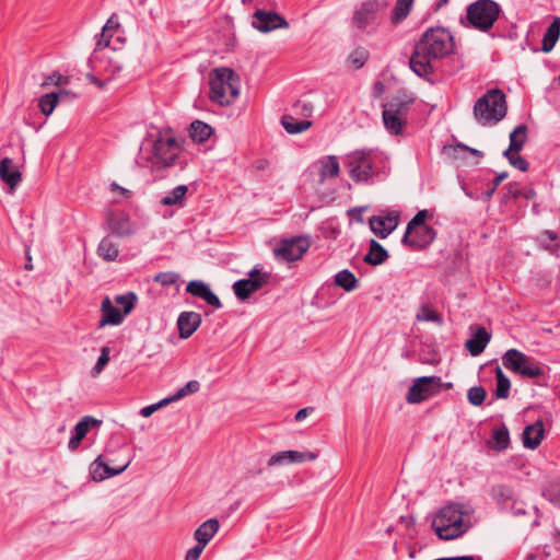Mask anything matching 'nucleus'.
Wrapping results in <instances>:
<instances>
[{
	"mask_svg": "<svg viewBox=\"0 0 560 560\" xmlns=\"http://www.w3.org/2000/svg\"><path fill=\"white\" fill-rule=\"evenodd\" d=\"M389 255L386 248L377 241H370L369 252L363 257V261L371 266H378L388 259Z\"/></svg>",
	"mask_w": 560,
	"mask_h": 560,
	"instance_id": "obj_26",
	"label": "nucleus"
},
{
	"mask_svg": "<svg viewBox=\"0 0 560 560\" xmlns=\"http://www.w3.org/2000/svg\"><path fill=\"white\" fill-rule=\"evenodd\" d=\"M212 132V127L201 120L192 121L189 127V136L191 140L198 143L207 141L211 137Z\"/></svg>",
	"mask_w": 560,
	"mask_h": 560,
	"instance_id": "obj_29",
	"label": "nucleus"
},
{
	"mask_svg": "<svg viewBox=\"0 0 560 560\" xmlns=\"http://www.w3.org/2000/svg\"><path fill=\"white\" fill-rule=\"evenodd\" d=\"M110 189L114 190V191H119L125 197H130L131 196V191L130 190L119 186L117 183H112L110 184Z\"/></svg>",
	"mask_w": 560,
	"mask_h": 560,
	"instance_id": "obj_59",
	"label": "nucleus"
},
{
	"mask_svg": "<svg viewBox=\"0 0 560 560\" xmlns=\"http://www.w3.org/2000/svg\"><path fill=\"white\" fill-rule=\"evenodd\" d=\"M186 291L194 296L200 298L206 301L209 305L220 308L222 307V303L217 294H214L210 288L200 280L189 281Z\"/></svg>",
	"mask_w": 560,
	"mask_h": 560,
	"instance_id": "obj_21",
	"label": "nucleus"
},
{
	"mask_svg": "<svg viewBox=\"0 0 560 560\" xmlns=\"http://www.w3.org/2000/svg\"><path fill=\"white\" fill-rule=\"evenodd\" d=\"M370 57V52L366 48L358 47L348 57V61L353 66L354 69L362 68Z\"/></svg>",
	"mask_w": 560,
	"mask_h": 560,
	"instance_id": "obj_43",
	"label": "nucleus"
},
{
	"mask_svg": "<svg viewBox=\"0 0 560 560\" xmlns=\"http://www.w3.org/2000/svg\"><path fill=\"white\" fill-rule=\"evenodd\" d=\"M200 388V384L198 381H189L184 387L179 388L175 394V398H183L186 395L197 393Z\"/></svg>",
	"mask_w": 560,
	"mask_h": 560,
	"instance_id": "obj_53",
	"label": "nucleus"
},
{
	"mask_svg": "<svg viewBox=\"0 0 560 560\" xmlns=\"http://www.w3.org/2000/svg\"><path fill=\"white\" fill-rule=\"evenodd\" d=\"M102 423L91 416L83 417L73 428L72 436L69 440L68 447L71 452L79 448L81 441L85 438L91 427H97Z\"/></svg>",
	"mask_w": 560,
	"mask_h": 560,
	"instance_id": "obj_20",
	"label": "nucleus"
},
{
	"mask_svg": "<svg viewBox=\"0 0 560 560\" xmlns=\"http://www.w3.org/2000/svg\"><path fill=\"white\" fill-rule=\"evenodd\" d=\"M493 448L504 451L510 446V433L506 425L502 424L492 430Z\"/></svg>",
	"mask_w": 560,
	"mask_h": 560,
	"instance_id": "obj_39",
	"label": "nucleus"
},
{
	"mask_svg": "<svg viewBox=\"0 0 560 560\" xmlns=\"http://www.w3.org/2000/svg\"><path fill=\"white\" fill-rule=\"evenodd\" d=\"M137 301V295L133 292H128L126 294H120L115 298V302L122 306V313L128 315L135 307V303Z\"/></svg>",
	"mask_w": 560,
	"mask_h": 560,
	"instance_id": "obj_46",
	"label": "nucleus"
},
{
	"mask_svg": "<svg viewBox=\"0 0 560 560\" xmlns=\"http://www.w3.org/2000/svg\"><path fill=\"white\" fill-rule=\"evenodd\" d=\"M428 217V210L418 211L416 215L407 224L405 240H409V234H411L417 226H429L428 224H425V220Z\"/></svg>",
	"mask_w": 560,
	"mask_h": 560,
	"instance_id": "obj_45",
	"label": "nucleus"
},
{
	"mask_svg": "<svg viewBox=\"0 0 560 560\" xmlns=\"http://www.w3.org/2000/svg\"><path fill=\"white\" fill-rule=\"evenodd\" d=\"M506 96L500 89L489 90L474 105V117L483 126L498 124L506 116Z\"/></svg>",
	"mask_w": 560,
	"mask_h": 560,
	"instance_id": "obj_4",
	"label": "nucleus"
},
{
	"mask_svg": "<svg viewBox=\"0 0 560 560\" xmlns=\"http://www.w3.org/2000/svg\"><path fill=\"white\" fill-rule=\"evenodd\" d=\"M375 152L372 149H358L346 155L343 164L349 177L357 184H366L374 174Z\"/></svg>",
	"mask_w": 560,
	"mask_h": 560,
	"instance_id": "obj_6",
	"label": "nucleus"
},
{
	"mask_svg": "<svg viewBox=\"0 0 560 560\" xmlns=\"http://www.w3.org/2000/svg\"><path fill=\"white\" fill-rule=\"evenodd\" d=\"M252 25L261 33L278 28H288V21L275 11L256 10L252 16Z\"/></svg>",
	"mask_w": 560,
	"mask_h": 560,
	"instance_id": "obj_14",
	"label": "nucleus"
},
{
	"mask_svg": "<svg viewBox=\"0 0 560 560\" xmlns=\"http://www.w3.org/2000/svg\"><path fill=\"white\" fill-rule=\"evenodd\" d=\"M520 151H510V150H505L503 152V156L508 159L509 163L522 171V172H526L528 171L529 168V163L518 154Z\"/></svg>",
	"mask_w": 560,
	"mask_h": 560,
	"instance_id": "obj_44",
	"label": "nucleus"
},
{
	"mask_svg": "<svg viewBox=\"0 0 560 560\" xmlns=\"http://www.w3.org/2000/svg\"><path fill=\"white\" fill-rule=\"evenodd\" d=\"M495 373V389L493 392V396L497 399H506L510 396L511 382L509 377L503 373L500 366H497L494 370Z\"/></svg>",
	"mask_w": 560,
	"mask_h": 560,
	"instance_id": "obj_30",
	"label": "nucleus"
},
{
	"mask_svg": "<svg viewBox=\"0 0 560 560\" xmlns=\"http://www.w3.org/2000/svg\"><path fill=\"white\" fill-rule=\"evenodd\" d=\"M537 38L538 37H524L523 43H521L522 49L524 50V49H526V47H528L534 52H537V51L549 52L553 49L557 40L559 39V37H542L541 47L538 48L536 45Z\"/></svg>",
	"mask_w": 560,
	"mask_h": 560,
	"instance_id": "obj_32",
	"label": "nucleus"
},
{
	"mask_svg": "<svg viewBox=\"0 0 560 560\" xmlns=\"http://www.w3.org/2000/svg\"><path fill=\"white\" fill-rule=\"evenodd\" d=\"M109 352H110L109 347L102 348L101 355L98 357L97 362L93 368L94 374L101 373L104 370L105 365L109 362V359H110Z\"/></svg>",
	"mask_w": 560,
	"mask_h": 560,
	"instance_id": "obj_51",
	"label": "nucleus"
},
{
	"mask_svg": "<svg viewBox=\"0 0 560 560\" xmlns=\"http://www.w3.org/2000/svg\"><path fill=\"white\" fill-rule=\"evenodd\" d=\"M434 560H481L480 557L472 556H460V557H446V558H438Z\"/></svg>",
	"mask_w": 560,
	"mask_h": 560,
	"instance_id": "obj_60",
	"label": "nucleus"
},
{
	"mask_svg": "<svg viewBox=\"0 0 560 560\" xmlns=\"http://www.w3.org/2000/svg\"><path fill=\"white\" fill-rule=\"evenodd\" d=\"M270 279L269 272H261L257 267L248 272L247 279H240L234 282L233 291L241 301L247 300L250 294L260 290Z\"/></svg>",
	"mask_w": 560,
	"mask_h": 560,
	"instance_id": "obj_12",
	"label": "nucleus"
},
{
	"mask_svg": "<svg viewBox=\"0 0 560 560\" xmlns=\"http://www.w3.org/2000/svg\"><path fill=\"white\" fill-rule=\"evenodd\" d=\"M413 1L415 0H397L390 15V22L393 24H399L405 20L412 8Z\"/></svg>",
	"mask_w": 560,
	"mask_h": 560,
	"instance_id": "obj_38",
	"label": "nucleus"
},
{
	"mask_svg": "<svg viewBox=\"0 0 560 560\" xmlns=\"http://www.w3.org/2000/svg\"><path fill=\"white\" fill-rule=\"evenodd\" d=\"M467 517L468 513L464 510V505L453 502L435 513L431 527L440 539L453 540L463 536L471 527Z\"/></svg>",
	"mask_w": 560,
	"mask_h": 560,
	"instance_id": "obj_2",
	"label": "nucleus"
},
{
	"mask_svg": "<svg viewBox=\"0 0 560 560\" xmlns=\"http://www.w3.org/2000/svg\"><path fill=\"white\" fill-rule=\"evenodd\" d=\"M501 9L493 0H477L467 7L466 21L462 19L464 25H469L479 32H488L498 20Z\"/></svg>",
	"mask_w": 560,
	"mask_h": 560,
	"instance_id": "obj_8",
	"label": "nucleus"
},
{
	"mask_svg": "<svg viewBox=\"0 0 560 560\" xmlns=\"http://www.w3.org/2000/svg\"><path fill=\"white\" fill-rule=\"evenodd\" d=\"M158 409H156V406L155 404H152V405H149L147 407H143L141 410H140V415L144 418H148L150 417L153 412H155Z\"/></svg>",
	"mask_w": 560,
	"mask_h": 560,
	"instance_id": "obj_58",
	"label": "nucleus"
},
{
	"mask_svg": "<svg viewBox=\"0 0 560 560\" xmlns=\"http://www.w3.org/2000/svg\"><path fill=\"white\" fill-rule=\"evenodd\" d=\"M108 225L113 234L119 237L129 236L133 233L132 223L128 215L114 213L108 218Z\"/></svg>",
	"mask_w": 560,
	"mask_h": 560,
	"instance_id": "obj_24",
	"label": "nucleus"
},
{
	"mask_svg": "<svg viewBox=\"0 0 560 560\" xmlns=\"http://www.w3.org/2000/svg\"><path fill=\"white\" fill-rule=\"evenodd\" d=\"M98 255L107 261H113L118 257L119 250L117 244L109 237H104L97 247Z\"/></svg>",
	"mask_w": 560,
	"mask_h": 560,
	"instance_id": "obj_36",
	"label": "nucleus"
},
{
	"mask_svg": "<svg viewBox=\"0 0 560 560\" xmlns=\"http://www.w3.org/2000/svg\"><path fill=\"white\" fill-rule=\"evenodd\" d=\"M335 285L343 289L347 292L355 290L359 285V281L355 276L348 269H343L336 273Z\"/></svg>",
	"mask_w": 560,
	"mask_h": 560,
	"instance_id": "obj_33",
	"label": "nucleus"
},
{
	"mask_svg": "<svg viewBox=\"0 0 560 560\" xmlns=\"http://www.w3.org/2000/svg\"><path fill=\"white\" fill-rule=\"evenodd\" d=\"M322 163V170H320V177L322 180L326 177H337L340 172V166L338 159L335 155H328L325 159L320 161Z\"/></svg>",
	"mask_w": 560,
	"mask_h": 560,
	"instance_id": "obj_40",
	"label": "nucleus"
},
{
	"mask_svg": "<svg viewBox=\"0 0 560 560\" xmlns=\"http://www.w3.org/2000/svg\"><path fill=\"white\" fill-rule=\"evenodd\" d=\"M454 46V37H420L409 60L410 69L419 77L431 74V61L447 56Z\"/></svg>",
	"mask_w": 560,
	"mask_h": 560,
	"instance_id": "obj_1",
	"label": "nucleus"
},
{
	"mask_svg": "<svg viewBox=\"0 0 560 560\" xmlns=\"http://www.w3.org/2000/svg\"><path fill=\"white\" fill-rule=\"evenodd\" d=\"M413 98L393 97L383 106V124L393 136H400L408 124V115Z\"/></svg>",
	"mask_w": 560,
	"mask_h": 560,
	"instance_id": "obj_9",
	"label": "nucleus"
},
{
	"mask_svg": "<svg viewBox=\"0 0 560 560\" xmlns=\"http://www.w3.org/2000/svg\"><path fill=\"white\" fill-rule=\"evenodd\" d=\"M179 280V275L173 271L159 272L154 276L153 281L163 287H170Z\"/></svg>",
	"mask_w": 560,
	"mask_h": 560,
	"instance_id": "obj_48",
	"label": "nucleus"
},
{
	"mask_svg": "<svg viewBox=\"0 0 560 560\" xmlns=\"http://www.w3.org/2000/svg\"><path fill=\"white\" fill-rule=\"evenodd\" d=\"M314 411V408L313 407H306V408H303V409H300L296 413H295V417L294 419L296 421H302L304 420L310 413H312Z\"/></svg>",
	"mask_w": 560,
	"mask_h": 560,
	"instance_id": "obj_56",
	"label": "nucleus"
},
{
	"mask_svg": "<svg viewBox=\"0 0 560 560\" xmlns=\"http://www.w3.org/2000/svg\"><path fill=\"white\" fill-rule=\"evenodd\" d=\"M399 215L390 212L387 215H373L369 219L371 231L381 238L387 237L398 225Z\"/></svg>",
	"mask_w": 560,
	"mask_h": 560,
	"instance_id": "obj_17",
	"label": "nucleus"
},
{
	"mask_svg": "<svg viewBox=\"0 0 560 560\" xmlns=\"http://www.w3.org/2000/svg\"><path fill=\"white\" fill-rule=\"evenodd\" d=\"M106 32H124L117 14H113L107 20V22L102 26L98 35H105Z\"/></svg>",
	"mask_w": 560,
	"mask_h": 560,
	"instance_id": "obj_49",
	"label": "nucleus"
},
{
	"mask_svg": "<svg viewBox=\"0 0 560 560\" xmlns=\"http://www.w3.org/2000/svg\"><path fill=\"white\" fill-rule=\"evenodd\" d=\"M389 7L388 0H366L360 3L353 12L352 25L359 31H371L380 25Z\"/></svg>",
	"mask_w": 560,
	"mask_h": 560,
	"instance_id": "obj_10",
	"label": "nucleus"
},
{
	"mask_svg": "<svg viewBox=\"0 0 560 560\" xmlns=\"http://www.w3.org/2000/svg\"><path fill=\"white\" fill-rule=\"evenodd\" d=\"M12 160L4 158L0 160V179L11 189H14L22 180V174L18 170H11Z\"/></svg>",
	"mask_w": 560,
	"mask_h": 560,
	"instance_id": "obj_25",
	"label": "nucleus"
},
{
	"mask_svg": "<svg viewBox=\"0 0 560 560\" xmlns=\"http://www.w3.org/2000/svg\"><path fill=\"white\" fill-rule=\"evenodd\" d=\"M491 335L485 327L478 326L472 336L467 339L465 347L468 352L476 357L483 352L485 348L489 343Z\"/></svg>",
	"mask_w": 560,
	"mask_h": 560,
	"instance_id": "obj_23",
	"label": "nucleus"
},
{
	"mask_svg": "<svg viewBox=\"0 0 560 560\" xmlns=\"http://www.w3.org/2000/svg\"><path fill=\"white\" fill-rule=\"evenodd\" d=\"M86 79L94 85H96L98 89H103L104 88V82L101 81L98 78H96L94 74L92 73H88L86 74Z\"/></svg>",
	"mask_w": 560,
	"mask_h": 560,
	"instance_id": "obj_61",
	"label": "nucleus"
},
{
	"mask_svg": "<svg viewBox=\"0 0 560 560\" xmlns=\"http://www.w3.org/2000/svg\"><path fill=\"white\" fill-rule=\"evenodd\" d=\"M125 314L117 307H115L108 296L104 298L101 304V319L98 322V328L105 326H118L125 319Z\"/></svg>",
	"mask_w": 560,
	"mask_h": 560,
	"instance_id": "obj_18",
	"label": "nucleus"
},
{
	"mask_svg": "<svg viewBox=\"0 0 560 560\" xmlns=\"http://www.w3.org/2000/svg\"><path fill=\"white\" fill-rule=\"evenodd\" d=\"M178 398H175V395L171 396V397H167V398H164V399H162V400H160L159 402L155 404L156 409H160L161 407L166 406L167 404H170L172 401H175Z\"/></svg>",
	"mask_w": 560,
	"mask_h": 560,
	"instance_id": "obj_62",
	"label": "nucleus"
},
{
	"mask_svg": "<svg viewBox=\"0 0 560 560\" xmlns=\"http://www.w3.org/2000/svg\"><path fill=\"white\" fill-rule=\"evenodd\" d=\"M527 140V126L522 124L510 133V145L506 150L521 151Z\"/></svg>",
	"mask_w": 560,
	"mask_h": 560,
	"instance_id": "obj_35",
	"label": "nucleus"
},
{
	"mask_svg": "<svg viewBox=\"0 0 560 560\" xmlns=\"http://www.w3.org/2000/svg\"><path fill=\"white\" fill-rule=\"evenodd\" d=\"M202 317L196 312H182L177 318L178 335L188 339L200 327Z\"/></svg>",
	"mask_w": 560,
	"mask_h": 560,
	"instance_id": "obj_19",
	"label": "nucleus"
},
{
	"mask_svg": "<svg viewBox=\"0 0 560 560\" xmlns=\"http://www.w3.org/2000/svg\"><path fill=\"white\" fill-rule=\"evenodd\" d=\"M418 322H432L435 324H442V316L434 311L429 304H422L419 308V312L416 316Z\"/></svg>",
	"mask_w": 560,
	"mask_h": 560,
	"instance_id": "obj_41",
	"label": "nucleus"
},
{
	"mask_svg": "<svg viewBox=\"0 0 560 560\" xmlns=\"http://www.w3.org/2000/svg\"><path fill=\"white\" fill-rule=\"evenodd\" d=\"M187 191L188 187L186 185H178L161 199V203L163 206H182Z\"/></svg>",
	"mask_w": 560,
	"mask_h": 560,
	"instance_id": "obj_34",
	"label": "nucleus"
},
{
	"mask_svg": "<svg viewBox=\"0 0 560 560\" xmlns=\"http://www.w3.org/2000/svg\"><path fill=\"white\" fill-rule=\"evenodd\" d=\"M69 94H70V92L66 91V90H60L58 93L51 92V93L44 94L43 96H40V98L38 101V107H39L40 112L45 116H49L50 114H52L54 109L56 108V106L59 102V98L62 96H68Z\"/></svg>",
	"mask_w": 560,
	"mask_h": 560,
	"instance_id": "obj_28",
	"label": "nucleus"
},
{
	"mask_svg": "<svg viewBox=\"0 0 560 560\" xmlns=\"http://www.w3.org/2000/svg\"><path fill=\"white\" fill-rule=\"evenodd\" d=\"M458 149L460 150H464V151H468L470 154L475 155V156H478V158H482L483 156V153L477 149H474V148H470L464 143H458L456 145Z\"/></svg>",
	"mask_w": 560,
	"mask_h": 560,
	"instance_id": "obj_57",
	"label": "nucleus"
},
{
	"mask_svg": "<svg viewBox=\"0 0 560 560\" xmlns=\"http://www.w3.org/2000/svg\"><path fill=\"white\" fill-rule=\"evenodd\" d=\"M509 174L506 172H502L497 174L495 178L488 185L487 190L483 192L485 199L490 200L497 190L498 186L506 179Z\"/></svg>",
	"mask_w": 560,
	"mask_h": 560,
	"instance_id": "obj_50",
	"label": "nucleus"
},
{
	"mask_svg": "<svg viewBox=\"0 0 560 560\" xmlns=\"http://www.w3.org/2000/svg\"><path fill=\"white\" fill-rule=\"evenodd\" d=\"M281 125L288 133L296 135L311 128L312 121L306 119L298 120L291 115H284L281 118Z\"/></svg>",
	"mask_w": 560,
	"mask_h": 560,
	"instance_id": "obj_31",
	"label": "nucleus"
},
{
	"mask_svg": "<svg viewBox=\"0 0 560 560\" xmlns=\"http://www.w3.org/2000/svg\"><path fill=\"white\" fill-rule=\"evenodd\" d=\"M110 39H112V37H105V36L100 37V39L97 42V47L102 48V47L109 46Z\"/></svg>",
	"mask_w": 560,
	"mask_h": 560,
	"instance_id": "obj_64",
	"label": "nucleus"
},
{
	"mask_svg": "<svg viewBox=\"0 0 560 560\" xmlns=\"http://www.w3.org/2000/svg\"><path fill=\"white\" fill-rule=\"evenodd\" d=\"M506 190H508V192L505 195L506 198H513V199L524 198L526 200H532L536 196V191L533 187L520 188L518 183H516V182L509 183L506 185Z\"/></svg>",
	"mask_w": 560,
	"mask_h": 560,
	"instance_id": "obj_37",
	"label": "nucleus"
},
{
	"mask_svg": "<svg viewBox=\"0 0 560 560\" xmlns=\"http://www.w3.org/2000/svg\"><path fill=\"white\" fill-rule=\"evenodd\" d=\"M491 497L498 503L504 504L513 499V490L504 485L493 486Z\"/></svg>",
	"mask_w": 560,
	"mask_h": 560,
	"instance_id": "obj_42",
	"label": "nucleus"
},
{
	"mask_svg": "<svg viewBox=\"0 0 560 560\" xmlns=\"http://www.w3.org/2000/svg\"><path fill=\"white\" fill-rule=\"evenodd\" d=\"M308 248L310 242L307 237L295 236L290 240H283L279 246L273 249V253L277 257L285 261H296L302 258Z\"/></svg>",
	"mask_w": 560,
	"mask_h": 560,
	"instance_id": "obj_13",
	"label": "nucleus"
},
{
	"mask_svg": "<svg viewBox=\"0 0 560 560\" xmlns=\"http://www.w3.org/2000/svg\"><path fill=\"white\" fill-rule=\"evenodd\" d=\"M178 398H175V395L171 396V397H167V398H164V399H162V400H160L159 402L155 404L156 409H160L161 407L166 406L167 404H170L172 401H175Z\"/></svg>",
	"mask_w": 560,
	"mask_h": 560,
	"instance_id": "obj_63",
	"label": "nucleus"
},
{
	"mask_svg": "<svg viewBox=\"0 0 560 560\" xmlns=\"http://www.w3.org/2000/svg\"><path fill=\"white\" fill-rule=\"evenodd\" d=\"M317 458V454L314 452H299V451H281L277 452L268 459L267 465L284 466L293 463H304L307 460H314Z\"/></svg>",
	"mask_w": 560,
	"mask_h": 560,
	"instance_id": "obj_16",
	"label": "nucleus"
},
{
	"mask_svg": "<svg viewBox=\"0 0 560 560\" xmlns=\"http://www.w3.org/2000/svg\"><path fill=\"white\" fill-rule=\"evenodd\" d=\"M182 143L175 137L172 130L160 131L153 142L152 166L158 168L174 166L179 154L182 153Z\"/></svg>",
	"mask_w": 560,
	"mask_h": 560,
	"instance_id": "obj_5",
	"label": "nucleus"
},
{
	"mask_svg": "<svg viewBox=\"0 0 560 560\" xmlns=\"http://www.w3.org/2000/svg\"><path fill=\"white\" fill-rule=\"evenodd\" d=\"M487 396V392L482 386H474L467 393V399L472 406H480Z\"/></svg>",
	"mask_w": 560,
	"mask_h": 560,
	"instance_id": "obj_47",
	"label": "nucleus"
},
{
	"mask_svg": "<svg viewBox=\"0 0 560 560\" xmlns=\"http://www.w3.org/2000/svg\"><path fill=\"white\" fill-rule=\"evenodd\" d=\"M440 376H421L409 387L406 400L408 404H420L440 393Z\"/></svg>",
	"mask_w": 560,
	"mask_h": 560,
	"instance_id": "obj_11",
	"label": "nucleus"
},
{
	"mask_svg": "<svg viewBox=\"0 0 560 560\" xmlns=\"http://www.w3.org/2000/svg\"><path fill=\"white\" fill-rule=\"evenodd\" d=\"M69 79L67 77H63L59 72H54L50 75H47L45 80L42 83V86H49V85H57L60 86L62 84H68Z\"/></svg>",
	"mask_w": 560,
	"mask_h": 560,
	"instance_id": "obj_52",
	"label": "nucleus"
},
{
	"mask_svg": "<svg viewBox=\"0 0 560 560\" xmlns=\"http://www.w3.org/2000/svg\"><path fill=\"white\" fill-rule=\"evenodd\" d=\"M544 35H560V18L555 16L552 22L549 24Z\"/></svg>",
	"mask_w": 560,
	"mask_h": 560,
	"instance_id": "obj_55",
	"label": "nucleus"
},
{
	"mask_svg": "<svg viewBox=\"0 0 560 560\" xmlns=\"http://www.w3.org/2000/svg\"><path fill=\"white\" fill-rule=\"evenodd\" d=\"M209 86L211 102L229 106L240 94V78L230 68H215L209 74Z\"/></svg>",
	"mask_w": 560,
	"mask_h": 560,
	"instance_id": "obj_3",
	"label": "nucleus"
},
{
	"mask_svg": "<svg viewBox=\"0 0 560 560\" xmlns=\"http://www.w3.org/2000/svg\"><path fill=\"white\" fill-rule=\"evenodd\" d=\"M205 547L206 546L197 542L196 546L187 551L185 560H198Z\"/></svg>",
	"mask_w": 560,
	"mask_h": 560,
	"instance_id": "obj_54",
	"label": "nucleus"
},
{
	"mask_svg": "<svg viewBox=\"0 0 560 560\" xmlns=\"http://www.w3.org/2000/svg\"><path fill=\"white\" fill-rule=\"evenodd\" d=\"M436 237V231L432 226H417L409 240L401 238V243L411 250L419 252L430 246Z\"/></svg>",
	"mask_w": 560,
	"mask_h": 560,
	"instance_id": "obj_15",
	"label": "nucleus"
},
{
	"mask_svg": "<svg viewBox=\"0 0 560 560\" xmlns=\"http://www.w3.org/2000/svg\"><path fill=\"white\" fill-rule=\"evenodd\" d=\"M219 529V522L215 518H210L202 523L195 532V539L198 544L207 546L210 539L215 535Z\"/></svg>",
	"mask_w": 560,
	"mask_h": 560,
	"instance_id": "obj_27",
	"label": "nucleus"
},
{
	"mask_svg": "<svg viewBox=\"0 0 560 560\" xmlns=\"http://www.w3.org/2000/svg\"><path fill=\"white\" fill-rule=\"evenodd\" d=\"M504 368L523 378L538 380L545 376V366L535 358L517 349H509L502 357Z\"/></svg>",
	"mask_w": 560,
	"mask_h": 560,
	"instance_id": "obj_7",
	"label": "nucleus"
},
{
	"mask_svg": "<svg viewBox=\"0 0 560 560\" xmlns=\"http://www.w3.org/2000/svg\"><path fill=\"white\" fill-rule=\"evenodd\" d=\"M544 423L541 420H537L533 424L527 425L522 434L523 445L526 448H537L544 439Z\"/></svg>",
	"mask_w": 560,
	"mask_h": 560,
	"instance_id": "obj_22",
	"label": "nucleus"
}]
</instances>
